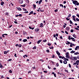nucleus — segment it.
Returning a JSON list of instances; mask_svg holds the SVG:
<instances>
[{"label": "nucleus", "instance_id": "obj_15", "mask_svg": "<svg viewBox=\"0 0 79 79\" xmlns=\"http://www.w3.org/2000/svg\"><path fill=\"white\" fill-rule=\"evenodd\" d=\"M26 2H27V3L28 4V3H29V1L28 0H26Z\"/></svg>", "mask_w": 79, "mask_h": 79}, {"label": "nucleus", "instance_id": "obj_21", "mask_svg": "<svg viewBox=\"0 0 79 79\" xmlns=\"http://www.w3.org/2000/svg\"><path fill=\"white\" fill-rule=\"evenodd\" d=\"M42 2V0H40L39 1V5H40V3Z\"/></svg>", "mask_w": 79, "mask_h": 79}, {"label": "nucleus", "instance_id": "obj_22", "mask_svg": "<svg viewBox=\"0 0 79 79\" xmlns=\"http://www.w3.org/2000/svg\"><path fill=\"white\" fill-rule=\"evenodd\" d=\"M78 48V46H76V48L75 49V50H77Z\"/></svg>", "mask_w": 79, "mask_h": 79}, {"label": "nucleus", "instance_id": "obj_31", "mask_svg": "<svg viewBox=\"0 0 79 79\" xmlns=\"http://www.w3.org/2000/svg\"><path fill=\"white\" fill-rule=\"evenodd\" d=\"M69 22L70 23V24H73V22L71 20H69Z\"/></svg>", "mask_w": 79, "mask_h": 79}, {"label": "nucleus", "instance_id": "obj_50", "mask_svg": "<svg viewBox=\"0 0 79 79\" xmlns=\"http://www.w3.org/2000/svg\"><path fill=\"white\" fill-rule=\"evenodd\" d=\"M65 33L66 34H68V32L67 31H65Z\"/></svg>", "mask_w": 79, "mask_h": 79}, {"label": "nucleus", "instance_id": "obj_43", "mask_svg": "<svg viewBox=\"0 0 79 79\" xmlns=\"http://www.w3.org/2000/svg\"><path fill=\"white\" fill-rule=\"evenodd\" d=\"M73 19L74 21H76V19H75V18H73Z\"/></svg>", "mask_w": 79, "mask_h": 79}, {"label": "nucleus", "instance_id": "obj_42", "mask_svg": "<svg viewBox=\"0 0 79 79\" xmlns=\"http://www.w3.org/2000/svg\"><path fill=\"white\" fill-rule=\"evenodd\" d=\"M28 13V11H27L26 12H23V13Z\"/></svg>", "mask_w": 79, "mask_h": 79}, {"label": "nucleus", "instance_id": "obj_53", "mask_svg": "<svg viewBox=\"0 0 79 79\" xmlns=\"http://www.w3.org/2000/svg\"><path fill=\"white\" fill-rule=\"evenodd\" d=\"M69 68H71V64H69Z\"/></svg>", "mask_w": 79, "mask_h": 79}, {"label": "nucleus", "instance_id": "obj_46", "mask_svg": "<svg viewBox=\"0 0 79 79\" xmlns=\"http://www.w3.org/2000/svg\"><path fill=\"white\" fill-rule=\"evenodd\" d=\"M74 60H77V58H76V57H74Z\"/></svg>", "mask_w": 79, "mask_h": 79}, {"label": "nucleus", "instance_id": "obj_17", "mask_svg": "<svg viewBox=\"0 0 79 79\" xmlns=\"http://www.w3.org/2000/svg\"><path fill=\"white\" fill-rule=\"evenodd\" d=\"M78 54H79V52H75L74 53V55H78Z\"/></svg>", "mask_w": 79, "mask_h": 79}, {"label": "nucleus", "instance_id": "obj_11", "mask_svg": "<svg viewBox=\"0 0 79 79\" xmlns=\"http://www.w3.org/2000/svg\"><path fill=\"white\" fill-rule=\"evenodd\" d=\"M43 25H44V24H43V23H40V27H44V26H43Z\"/></svg>", "mask_w": 79, "mask_h": 79}, {"label": "nucleus", "instance_id": "obj_39", "mask_svg": "<svg viewBox=\"0 0 79 79\" xmlns=\"http://www.w3.org/2000/svg\"><path fill=\"white\" fill-rule=\"evenodd\" d=\"M19 17H21V16H22V14H19Z\"/></svg>", "mask_w": 79, "mask_h": 79}, {"label": "nucleus", "instance_id": "obj_28", "mask_svg": "<svg viewBox=\"0 0 79 79\" xmlns=\"http://www.w3.org/2000/svg\"><path fill=\"white\" fill-rule=\"evenodd\" d=\"M60 6H62V8H63V4H60Z\"/></svg>", "mask_w": 79, "mask_h": 79}, {"label": "nucleus", "instance_id": "obj_48", "mask_svg": "<svg viewBox=\"0 0 79 79\" xmlns=\"http://www.w3.org/2000/svg\"><path fill=\"white\" fill-rule=\"evenodd\" d=\"M79 5V2H77V3H76V5L77 6V5Z\"/></svg>", "mask_w": 79, "mask_h": 79}, {"label": "nucleus", "instance_id": "obj_34", "mask_svg": "<svg viewBox=\"0 0 79 79\" xmlns=\"http://www.w3.org/2000/svg\"><path fill=\"white\" fill-rule=\"evenodd\" d=\"M9 72L10 73H12V71H11V70H9Z\"/></svg>", "mask_w": 79, "mask_h": 79}, {"label": "nucleus", "instance_id": "obj_13", "mask_svg": "<svg viewBox=\"0 0 79 79\" xmlns=\"http://www.w3.org/2000/svg\"><path fill=\"white\" fill-rule=\"evenodd\" d=\"M23 42H27V39H24L23 40Z\"/></svg>", "mask_w": 79, "mask_h": 79}, {"label": "nucleus", "instance_id": "obj_16", "mask_svg": "<svg viewBox=\"0 0 79 79\" xmlns=\"http://www.w3.org/2000/svg\"><path fill=\"white\" fill-rule=\"evenodd\" d=\"M33 6L34 8H35V7H36V5H35V4H33Z\"/></svg>", "mask_w": 79, "mask_h": 79}, {"label": "nucleus", "instance_id": "obj_51", "mask_svg": "<svg viewBox=\"0 0 79 79\" xmlns=\"http://www.w3.org/2000/svg\"><path fill=\"white\" fill-rule=\"evenodd\" d=\"M46 52H47L48 53H49V50H46Z\"/></svg>", "mask_w": 79, "mask_h": 79}, {"label": "nucleus", "instance_id": "obj_56", "mask_svg": "<svg viewBox=\"0 0 79 79\" xmlns=\"http://www.w3.org/2000/svg\"><path fill=\"white\" fill-rule=\"evenodd\" d=\"M33 49H36V47L35 46L34 47H33Z\"/></svg>", "mask_w": 79, "mask_h": 79}, {"label": "nucleus", "instance_id": "obj_3", "mask_svg": "<svg viewBox=\"0 0 79 79\" xmlns=\"http://www.w3.org/2000/svg\"><path fill=\"white\" fill-rule=\"evenodd\" d=\"M56 53L59 56H60V53L58 52V51H56Z\"/></svg>", "mask_w": 79, "mask_h": 79}, {"label": "nucleus", "instance_id": "obj_24", "mask_svg": "<svg viewBox=\"0 0 79 79\" xmlns=\"http://www.w3.org/2000/svg\"><path fill=\"white\" fill-rule=\"evenodd\" d=\"M26 57H27V55H25L23 56V57L24 58H26Z\"/></svg>", "mask_w": 79, "mask_h": 79}, {"label": "nucleus", "instance_id": "obj_62", "mask_svg": "<svg viewBox=\"0 0 79 79\" xmlns=\"http://www.w3.org/2000/svg\"><path fill=\"white\" fill-rule=\"evenodd\" d=\"M1 78H4V77H3V75H2L1 77Z\"/></svg>", "mask_w": 79, "mask_h": 79}, {"label": "nucleus", "instance_id": "obj_2", "mask_svg": "<svg viewBox=\"0 0 79 79\" xmlns=\"http://www.w3.org/2000/svg\"><path fill=\"white\" fill-rule=\"evenodd\" d=\"M19 3H23V0H19Z\"/></svg>", "mask_w": 79, "mask_h": 79}, {"label": "nucleus", "instance_id": "obj_18", "mask_svg": "<svg viewBox=\"0 0 79 79\" xmlns=\"http://www.w3.org/2000/svg\"><path fill=\"white\" fill-rule=\"evenodd\" d=\"M0 68H3V66L2 64H0Z\"/></svg>", "mask_w": 79, "mask_h": 79}, {"label": "nucleus", "instance_id": "obj_49", "mask_svg": "<svg viewBox=\"0 0 79 79\" xmlns=\"http://www.w3.org/2000/svg\"><path fill=\"white\" fill-rule=\"evenodd\" d=\"M14 56L15 57H16H16H17V56H16V54L15 53V54Z\"/></svg>", "mask_w": 79, "mask_h": 79}, {"label": "nucleus", "instance_id": "obj_30", "mask_svg": "<svg viewBox=\"0 0 79 79\" xmlns=\"http://www.w3.org/2000/svg\"><path fill=\"white\" fill-rule=\"evenodd\" d=\"M56 66H57V67H58L59 66V64H58V63H57L56 64Z\"/></svg>", "mask_w": 79, "mask_h": 79}, {"label": "nucleus", "instance_id": "obj_55", "mask_svg": "<svg viewBox=\"0 0 79 79\" xmlns=\"http://www.w3.org/2000/svg\"><path fill=\"white\" fill-rule=\"evenodd\" d=\"M58 11V9H56V10H55V12H57V11Z\"/></svg>", "mask_w": 79, "mask_h": 79}, {"label": "nucleus", "instance_id": "obj_23", "mask_svg": "<svg viewBox=\"0 0 79 79\" xmlns=\"http://www.w3.org/2000/svg\"><path fill=\"white\" fill-rule=\"evenodd\" d=\"M71 53H75V51H74L73 50L70 52Z\"/></svg>", "mask_w": 79, "mask_h": 79}, {"label": "nucleus", "instance_id": "obj_58", "mask_svg": "<svg viewBox=\"0 0 79 79\" xmlns=\"http://www.w3.org/2000/svg\"><path fill=\"white\" fill-rule=\"evenodd\" d=\"M48 45H49V46H50V45H51V44H49V43H48Z\"/></svg>", "mask_w": 79, "mask_h": 79}, {"label": "nucleus", "instance_id": "obj_26", "mask_svg": "<svg viewBox=\"0 0 79 79\" xmlns=\"http://www.w3.org/2000/svg\"><path fill=\"white\" fill-rule=\"evenodd\" d=\"M21 6H23V7H25L26 6V4H24L23 5H21Z\"/></svg>", "mask_w": 79, "mask_h": 79}, {"label": "nucleus", "instance_id": "obj_20", "mask_svg": "<svg viewBox=\"0 0 79 79\" xmlns=\"http://www.w3.org/2000/svg\"><path fill=\"white\" fill-rule=\"evenodd\" d=\"M18 10H19V11H21V10H22L21 9V8L20 7L18 8Z\"/></svg>", "mask_w": 79, "mask_h": 79}, {"label": "nucleus", "instance_id": "obj_37", "mask_svg": "<svg viewBox=\"0 0 79 79\" xmlns=\"http://www.w3.org/2000/svg\"><path fill=\"white\" fill-rule=\"evenodd\" d=\"M76 20L77 21H79V19L77 18L76 19Z\"/></svg>", "mask_w": 79, "mask_h": 79}, {"label": "nucleus", "instance_id": "obj_61", "mask_svg": "<svg viewBox=\"0 0 79 79\" xmlns=\"http://www.w3.org/2000/svg\"><path fill=\"white\" fill-rule=\"evenodd\" d=\"M76 63H79V60H77V61H76Z\"/></svg>", "mask_w": 79, "mask_h": 79}, {"label": "nucleus", "instance_id": "obj_35", "mask_svg": "<svg viewBox=\"0 0 79 79\" xmlns=\"http://www.w3.org/2000/svg\"><path fill=\"white\" fill-rule=\"evenodd\" d=\"M8 15H9V14H8V12H6V16H8Z\"/></svg>", "mask_w": 79, "mask_h": 79}, {"label": "nucleus", "instance_id": "obj_19", "mask_svg": "<svg viewBox=\"0 0 79 79\" xmlns=\"http://www.w3.org/2000/svg\"><path fill=\"white\" fill-rule=\"evenodd\" d=\"M8 53V52L7 51H4V54L5 55H6V54H7Z\"/></svg>", "mask_w": 79, "mask_h": 79}, {"label": "nucleus", "instance_id": "obj_47", "mask_svg": "<svg viewBox=\"0 0 79 79\" xmlns=\"http://www.w3.org/2000/svg\"><path fill=\"white\" fill-rule=\"evenodd\" d=\"M22 47V45H21L20 44V45H19V47Z\"/></svg>", "mask_w": 79, "mask_h": 79}, {"label": "nucleus", "instance_id": "obj_32", "mask_svg": "<svg viewBox=\"0 0 79 79\" xmlns=\"http://www.w3.org/2000/svg\"><path fill=\"white\" fill-rule=\"evenodd\" d=\"M71 15L69 14L68 16V18H70V17H71Z\"/></svg>", "mask_w": 79, "mask_h": 79}, {"label": "nucleus", "instance_id": "obj_59", "mask_svg": "<svg viewBox=\"0 0 79 79\" xmlns=\"http://www.w3.org/2000/svg\"><path fill=\"white\" fill-rule=\"evenodd\" d=\"M65 71L67 73H68V71L67 70H65Z\"/></svg>", "mask_w": 79, "mask_h": 79}, {"label": "nucleus", "instance_id": "obj_63", "mask_svg": "<svg viewBox=\"0 0 79 79\" xmlns=\"http://www.w3.org/2000/svg\"><path fill=\"white\" fill-rule=\"evenodd\" d=\"M44 73H47V71H44Z\"/></svg>", "mask_w": 79, "mask_h": 79}, {"label": "nucleus", "instance_id": "obj_29", "mask_svg": "<svg viewBox=\"0 0 79 79\" xmlns=\"http://www.w3.org/2000/svg\"><path fill=\"white\" fill-rule=\"evenodd\" d=\"M23 10L24 11H27V10L26 9L24 8H23Z\"/></svg>", "mask_w": 79, "mask_h": 79}, {"label": "nucleus", "instance_id": "obj_52", "mask_svg": "<svg viewBox=\"0 0 79 79\" xmlns=\"http://www.w3.org/2000/svg\"><path fill=\"white\" fill-rule=\"evenodd\" d=\"M50 49H53V47L52 46L50 48Z\"/></svg>", "mask_w": 79, "mask_h": 79}, {"label": "nucleus", "instance_id": "obj_4", "mask_svg": "<svg viewBox=\"0 0 79 79\" xmlns=\"http://www.w3.org/2000/svg\"><path fill=\"white\" fill-rule=\"evenodd\" d=\"M41 42H42V40H38L37 42L38 44H40V43Z\"/></svg>", "mask_w": 79, "mask_h": 79}, {"label": "nucleus", "instance_id": "obj_14", "mask_svg": "<svg viewBox=\"0 0 79 79\" xmlns=\"http://www.w3.org/2000/svg\"><path fill=\"white\" fill-rule=\"evenodd\" d=\"M31 14H33V11H31L28 14V15H31Z\"/></svg>", "mask_w": 79, "mask_h": 79}, {"label": "nucleus", "instance_id": "obj_41", "mask_svg": "<svg viewBox=\"0 0 79 79\" xmlns=\"http://www.w3.org/2000/svg\"><path fill=\"white\" fill-rule=\"evenodd\" d=\"M70 36H69V37H68V39L69 40H71V38L70 37Z\"/></svg>", "mask_w": 79, "mask_h": 79}, {"label": "nucleus", "instance_id": "obj_10", "mask_svg": "<svg viewBox=\"0 0 79 79\" xmlns=\"http://www.w3.org/2000/svg\"><path fill=\"white\" fill-rule=\"evenodd\" d=\"M66 30L67 31H69V27H66Z\"/></svg>", "mask_w": 79, "mask_h": 79}, {"label": "nucleus", "instance_id": "obj_54", "mask_svg": "<svg viewBox=\"0 0 79 79\" xmlns=\"http://www.w3.org/2000/svg\"><path fill=\"white\" fill-rule=\"evenodd\" d=\"M40 61H42V62H44V61L42 59H40Z\"/></svg>", "mask_w": 79, "mask_h": 79}, {"label": "nucleus", "instance_id": "obj_25", "mask_svg": "<svg viewBox=\"0 0 79 79\" xmlns=\"http://www.w3.org/2000/svg\"><path fill=\"white\" fill-rule=\"evenodd\" d=\"M59 61L60 63H63V61H62L63 60H60Z\"/></svg>", "mask_w": 79, "mask_h": 79}, {"label": "nucleus", "instance_id": "obj_38", "mask_svg": "<svg viewBox=\"0 0 79 79\" xmlns=\"http://www.w3.org/2000/svg\"><path fill=\"white\" fill-rule=\"evenodd\" d=\"M43 42H47V40H43Z\"/></svg>", "mask_w": 79, "mask_h": 79}, {"label": "nucleus", "instance_id": "obj_1", "mask_svg": "<svg viewBox=\"0 0 79 79\" xmlns=\"http://www.w3.org/2000/svg\"><path fill=\"white\" fill-rule=\"evenodd\" d=\"M72 2H73V3L75 5H76L77 3V1L76 0L74 1V0H72Z\"/></svg>", "mask_w": 79, "mask_h": 79}, {"label": "nucleus", "instance_id": "obj_57", "mask_svg": "<svg viewBox=\"0 0 79 79\" xmlns=\"http://www.w3.org/2000/svg\"><path fill=\"white\" fill-rule=\"evenodd\" d=\"M75 29H76V30H79V29L77 28H75Z\"/></svg>", "mask_w": 79, "mask_h": 79}, {"label": "nucleus", "instance_id": "obj_64", "mask_svg": "<svg viewBox=\"0 0 79 79\" xmlns=\"http://www.w3.org/2000/svg\"><path fill=\"white\" fill-rule=\"evenodd\" d=\"M77 17H78V18H79V15L77 14Z\"/></svg>", "mask_w": 79, "mask_h": 79}, {"label": "nucleus", "instance_id": "obj_5", "mask_svg": "<svg viewBox=\"0 0 79 79\" xmlns=\"http://www.w3.org/2000/svg\"><path fill=\"white\" fill-rule=\"evenodd\" d=\"M63 63L64 64H67V61H66V60H64L63 61Z\"/></svg>", "mask_w": 79, "mask_h": 79}, {"label": "nucleus", "instance_id": "obj_8", "mask_svg": "<svg viewBox=\"0 0 79 79\" xmlns=\"http://www.w3.org/2000/svg\"><path fill=\"white\" fill-rule=\"evenodd\" d=\"M66 44L67 45H68V44H70L71 43H70V42L68 41H67L66 42Z\"/></svg>", "mask_w": 79, "mask_h": 79}, {"label": "nucleus", "instance_id": "obj_45", "mask_svg": "<svg viewBox=\"0 0 79 79\" xmlns=\"http://www.w3.org/2000/svg\"><path fill=\"white\" fill-rule=\"evenodd\" d=\"M77 59H79V55H78L77 57Z\"/></svg>", "mask_w": 79, "mask_h": 79}, {"label": "nucleus", "instance_id": "obj_33", "mask_svg": "<svg viewBox=\"0 0 79 79\" xmlns=\"http://www.w3.org/2000/svg\"><path fill=\"white\" fill-rule=\"evenodd\" d=\"M11 60H12V59H9V60H7L8 61H11Z\"/></svg>", "mask_w": 79, "mask_h": 79}, {"label": "nucleus", "instance_id": "obj_44", "mask_svg": "<svg viewBox=\"0 0 79 79\" xmlns=\"http://www.w3.org/2000/svg\"><path fill=\"white\" fill-rule=\"evenodd\" d=\"M66 19H67V21H69V18L68 19V17L66 18Z\"/></svg>", "mask_w": 79, "mask_h": 79}, {"label": "nucleus", "instance_id": "obj_60", "mask_svg": "<svg viewBox=\"0 0 79 79\" xmlns=\"http://www.w3.org/2000/svg\"><path fill=\"white\" fill-rule=\"evenodd\" d=\"M14 23H15V24H18V22H17L16 21H14Z\"/></svg>", "mask_w": 79, "mask_h": 79}, {"label": "nucleus", "instance_id": "obj_36", "mask_svg": "<svg viewBox=\"0 0 79 79\" xmlns=\"http://www.w3.org/2000/svg\"><path fill=\"white\" fill-rule=\"evenodd\" d=\"M73 37H74V38H76V35H73Z\"/></svg>", "mask_w": 79, "mask_h": 79}, {"label": "nucleus", "instance_id": "obj_12", "mask_svg": "<svg viewBox=\"0 0 79 79\" xmlns=\"http://www.w3.org/2000/svg\"><path fill=\"white\" fill-rule=\"evenodd\" d=\"M66 58L69 59V58H70V56H69V55H68L67 56H66Z\"/></svg>", "mask_w": 79, "mask_h": 79}, {"label": "nucleus", "instance_id": "obj_27", "mask_svg": "<svg viewBox=\"0 0 79 79\" xmlns=\"http://www.w3.org/2000/svg\"><path fill=\"white\" fill-rule=\"evenodd\" d=\"M66 56H67V55H69V52H66Z\"/></svg>", "mask_w": 79, "mask_h": 79}, {"label": "nucleus", "instance_id": "obj_40", "mask_svg": "<svg viewBox=\"0 0 79 79\" xmlns=\"http://www.w3.org/2000/svg\"><path fill=\"white\" fill-rule=\"evenodd\" d=\"M71 32H74V30H71L70 31Z\"/></svg>", "mask_w": 79, "mask_h": 79}, {"label": "nucleus", "instance_id": "obj_6", "mask_svg": "<svg viewBox=\"0 0 79 79\" xmlns=\"http://www.w3.org/2000/svg\"><path fill=\"white\" fill-rule=\"evenodd\" d=\"M35 32H39V28H37V29H35Z\"/></svg>", "mask_w": 79, "mask_h": 79}, {"label": "nucleus", "instance_id": "obj_9", "mask_svg": "<svg viewBox=\"0 0 79 79\" xmlns=\"http://www.w3.org/2000/svg\"><path fill=\"white\" fill-rule=\"evenodd\" d=\"M5 4V3H4V2H2L1 3V5L2 6H3V4Z\"/></svg>", "mask_w": 79, "mask_h": 79}, {"label": "nucleus", "instance_id": "obj_7", "mask_svg": "<svg viewBox=\"0 0 79 79\" xmlns=\"http://www.w3.org/2000/svg\"><path fill=\"white\" fill-rule=\"evenodd\" d=\"M71 39L72 40H73V41H74V42H75V39H74V38H73V37H71Z\"/></svg>", "mask_w": 79, "mask_h": 79}]
</instances>
